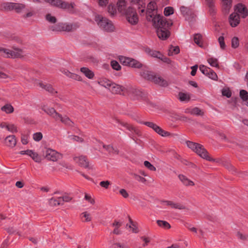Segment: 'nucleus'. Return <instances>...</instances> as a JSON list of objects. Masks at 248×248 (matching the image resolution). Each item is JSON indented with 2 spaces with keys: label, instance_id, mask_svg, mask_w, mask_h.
<instances>
[{
  "label": "nucleus",
  "instance_id": "nucleus-7",
  "mask_svg": "<svg viewBox=\"0 0 248 248\" xmlns=\"http://www.w3.org/2000/svg\"><path fill=\"white\" fill-rule=\"evenodd\" d=\"M45 156L46 159L52 161H57L62 157L61 154L51 149H46Z\"/></svg>",
  "mask_w": 248,
  "mask_h": 248
},
{
  "label": "nucleus",
  "instance_id": "nucleus-27",
  "mask_svg": "<svg viewBox=\"0 0 248 248\" xmlns=\"http://www.w3.org/2000/svg\"><path fill=\"white\" fill-rule=\"evenodd\" d=\"M155 132L162 137H169L173 135L172 134L164 130L159 126H158Z\"/></svg>",
  "mask_w": 248,
  "mask_h": 248
},
{
  "label": "nucleus",
  "instance_id": "nucleus-10",
  "mask_svg": "<svg viewBox=\"0 0 248 248\" xmlns=\"http://www.w3.org/2000/svg\"><path fill=\"white\" fill-rule=\"evenodd\" d=\"M42 109L55 121H58V118L60 114L57 112L53 108L46 107L44 106L42 107Z\"/></svg>",
  "mask_w": 248,
  "mask_h": 248
},
{
  "label": "nucleus",
  "instance_id": "nucleus-33",
  "mask_svg": "<svg viewBox=\"0 0 248 248\" xmlns=\"http://www.w3.org/2000/svg\"><path fill=\"white\" fill-rule=\"evenodd\" d=\"M140 124H143L148 127L152 128L154 131L156 129L158 125L151 122H143L141 121H137Z\"/></svg>",
  "mask_w": 248,
  "mask_h": 248
},
{
  "label": "nucleus",
  "instance_id": "nucleus-39",
  "mask_svg": "<svg viewBox=\"0 0 248 248\" xmlns=\"http://www.w3.org/2000/svg\"><path fill=\"white\" fill-rule=\"evenodd\" d=\"M25 7V5L23 4L14 2L13 10L17 13H20Z\"/></svg>",
  "mask_w": 248,
  "mask_h": 248
},
{
  "label": "nucleus",
  "instance_id": "nucleus-4",
  "mask_svg": "<svg viewBox=\"0 0 248 248\" xmlns=\"http://www.w3.org/2000/svg\"><path fill=\"white\" fill-rule=\"evenodd\" d=\"M95 21L101 28L107 32H112L114 30V27L112 22L106 17L100 16L95 17Z\"/></svg>",
  "mask_w": 248,
  "mask_h": 248
},
{
  "label": "nucleus",
  "instance_id": "nucleus-31",
  "mask_svg": "<svg viewBox=\"0 0 248 248\" xmlns=\"http://www.w3.org/2000/svg\"><path fill=\"white\" fill-rule=\"evenodd\" d=\"M59 197L61 199V202H63V205L64 204V202H70L73 199V197L70 195V194L66 193H64L62 196H59Z\"/></svg>",
  "mask_w": 248,
  "mask_h": 248
},
{
  "label": "nucleus",
  "instance_id": "nucleus-20",
  "mask_svg": "<svg viewBox=\"0 0 248 248\" xmlns=\"http://www.w3.org/2000/svg\"><path fill=\"white\" fill-rule=\"evenodd\" d=\"M185 112L190 114L191 115L197 116H203L204 114V112L202 110L197 107H195L192 108H187L186 109Z\"/></svg>",
  "mask_w": 248,
  "mask_h": 248
},
{
  "label": "nucleus",
  "instance_id": "nucleus-18",
  "mask_svg": "<svg viewBox=\"0 0 248 248\" xmlns=\"http://www.w3.org/2000/svg\"><path fill=\"white\" fill-rule=\"evenodd\" d=\"M74 3H69L66 1L62 0L60 8L67 10L69 13H74Z\"/></svg>",
  "mask_w": 248,
  "mask_h": 248
},
{
  "label": "nucleus",
  "instance_id": "nucleus-53",
  "mask_svg": "<svg viewBox=\"0 0 248 248\" xmlns=\"http://www.w3.org/2000/svg\"><path fill=\"white\" fill-rule=\"evenodd\" d=\"M200 70L204 75L206 76H207L209 72L211 71V68L207 67L204 65H200Z\"/></svg>",
  "mask_w": 248,
  "mask_h": 248
},
{
  "label": "nucleus",
  "instance_id": "nucleus-64",
  "mask_svg": "<svg viewBox=\"0 0 248 248\" xmlns=\"http://www.w3.org/2000/svg\"><path fill=\"white\" fill-rule=\"evenodd\" d=\"M127 246H125L120 243H115L111 245V248H125Z\"/></svg>",
  "mask_w": 248,
  "mask_h": 248
},
{
  "label": "nucleus",
  "instance_id": "nucleus-43",
  "mask_svg": "<svg viewBox=\"0 0 248 248\" xmlns=\"http://www.w3.org/2000/svg\"><path fill=\"white\" fill-rule=\"evenodd\" d=\"M206 4L209 8V11L211 13L215 12L214 9V0H205Z\"/></svg>",
  "mask_w": 248,
  "mask_h": 248
},
{
  "label": "nucleus",
  "instance_id": "nucleus-38",
  "mask_svg": "<svg viewBox=\"0 0 248 248\" xmlns=\"http://www.w3.org/2000/svg\"><path fill=\"white\" fill-rule=\"evenodd\" d=\"M222 3L224 10L228 12L232 7V0H222Z\"/></svg>",
  "mask_w": 248,
  "mask_h": 248
},
{
  "label": "nucleus",
  "instance_id": "nucleus-55",
  "mask_svg": "<svg viewBox=\"0 0 248 248\" xmlns=\"http://www.w3.org/2000/svg\"><path fill=\"white\" fill-rule=\"evenodd\" d=\"M133 177L135 180L137 181L141 182L143 184L145 183L146 182V180L145 178H144L143 177H141L136 173L133 174Z\"/></svg>",
  "mask_w": 248,
  "mask_h": 248
},
{
  "label": "nucleus",
  "instance_id": "nucleus-59",
  "mask_svg": "<svg viewBox=\"0 0 248 248\" xmlns=\"http://www.w3.org/2000/svg\"><path fill=\"white\" fill-rule=\"evenodd\" d=\"M6 128L8 131L12 133L16 132L17 131L16 126L13 124H8V125H6Z\"/></svg>",
  "mask_w": 248,
  "mask_h": 248
},
{
  "label": "nucleus",
  "instance_id": "nucleus-16",
  "mask_svg": "<svg viewBox=\"0 0 248 248\" xmlns=\"http://www.w3.org/2000/svg\"><path fill=\"white\" fill-rule=\"evenodd\" d=\"M41 88L45 89L48 93L55 94L57 93V92L53 88V86L50 84H44L42 81H39L36 83Z\"/></svg>",
  "mask_w": 248,
  "mask_h": 248
},
{
  "label": "nucleus",
  "instance_id": "nucleus-30",
  "mask_svg": "<svg viewBox=\"0 0 248 248\" xmlns=\"http://www.w3.org/2000/svg\"><path fill=\"white\" fill-rule=\"evenodd\" d=\"M12 50H10L9 49H6L2 47L0 48V55L5 58H11V55H12Z\"/></svg>",
  "mask_w": 248,
  "mask_h": 248
},
{
  "label": "nucleus",
  "instance_id": "nucleus-21",
  "mask_svg": "<svg viewBox=\"0 0 248 248\" xmlns=\"http://www.w3.org/2000/svg\"><path fill=\"white\" fill-rule=\"evenodd\" d=\"M120 124L123 126L125 127L127 130L130 131H133L134 133L138 136L140 135V131L132 125L125 122H120Z\"/></svg>",
  "mask_w": 248,
  "mask_h": 248
},
{
  "label": "nucleus",
  "instance_id": "nucleus-63",
  "mask_svg": "<svg viewBox=\"0 0 248 248\" xmlns=\"http://www.w3.org/2000/svg\"><path fill=\"white\" fill-rule=\"evenodd\" d=\"M132 93L134 96L136 97L137 98H138L139 97L141 96L142 93L140 90L135 89L132 90Z\"/></svg>",
  "mask_w": 248,
  "mask_h": 248
},
{
  "label": "nucleus",
  "instance_id": "nucleus-48",
  "mask_svg": "<svg viewBox=\"0 0 248 248\" xmlns=\"http://www.w3.org/2000/svg\"><path fill=\"white\" fill-rule=\"evenodd\" d=\"M240 97L243 100V101L248 100V93L247 91L244 90H241L240 91Z\"/></svg>",
  "mask_w": 248,
  "mask_h": 248
},
{
  "label": "nucleus",
  "instance_id": "nucleus-60",
  "mask_svg": "<svg viewBox=\"0 0 248 248\" xmlns=\"http://www.w3.org/2000/svg\"><path fill=\"white\" fill-rule=\"evenodd\" d=\"M43 138L42 134L41 132H37L33 134V140L35 141H39Z\"/></svg>",
  "mask_w": 248,
  "mask_h": 248
},
{
  "label": "nucleus",
  "instance_id": "nucleus-49",
  "mask_svg": "<svg viewBox=\"0 0 248 248\" xmlns=\"http://www.w3.org/2000/svg\"><path fill=\"white\" fill-rule=\"evenodd\" d=\"M108 11L109 14L111 16H113L116 13V9L113 4H109L108 7Z\"/></svg>",
  "mask_w": 248,
  "mask_h": 248
},
{
  "label": "nucleus",
  "instance_id": "nucleus-56",
  "mask_svg": "<svg viewBox=\"0 0 248 248\" xmlns=\"http://www.w3.org/2000/svg\"><path fill=\"white\" fill-rule=\"evenodd\" d=\"M111 65L112 68L117 71L121 69V67L119 63L116 61H112L111 62Z\"/></svg>",
  "mask_w": 248,
  "mask_h": 248
},
{
  "label": "nucleus",
  "instance_id": "nucleus-61",
  "mask_svg": "<svg viewBox=\"0 0 248 248\" xmlns=\"http://www.w3.org/2000/svg\"><path fill=\"white\" fill-rule=\"evenodd\" d=\"M218 41L219 43L221 48L224 49L226 47V45L224 42V37L223 36H220L218 39Z\"/></svg>",
  "mask_w": 248,
  "mask_h": 248
},
{
  "label": "nucleus",
  "instance_id": "nucleus-37",
  "mask_svg": "<svg viewBox=\"0 0 248 248\" xmlns=\"http://www.w3.org/2000/svg\"><path fill=\"white\" fill-rule=\"evenodd\" d=\"M63 23H59L51 27V30L55 31H63Z\"/></svg>",
  "mask_w": 248,
  "mask_h": 248
},
{
  "label": "nucleus",
  "instance_id": "nucleus-51",
  "mask_svg": "<svg viewBox=\"0 0 248 248\" xmlns=\"http://www.w3.org/2000/svg\"><path fill=\"white\" fill-rule=\"evenodd\" d=\"M224 166L226 168H227L229 171L232 172H235L236 169L229 162H225L223 164Z\"/></svg>",
  "mask_w": 248,
  "mask_h": 248
},
{
  "label": "nucleus",
  "instance_id": "nucleus-32",
  "mask_svg": "<svg viewBox=\"0 0 248 248\" xmlns=\"http://www.w3.org/2000/svg\"><path fill=\"white\" fill-rule=\"evenodd\" d=\"M117 5L118 7V10L120 12H125V5H126V2L125 0H119L118 1L117 3Z\"/></svg>",
  "mask_w": 248,
  "mask_h": 248
},
{
  "label": "nucleus",
  "instance_id": "nucleus-24",
  "mask_svg": "<svg viewBox=\"0 0 248 248\" xmlns=\"http://www.w3.org/2000/svg\"><path fill=\"white\" fill-rule=\"evenodd\" d=\"M49 205L53 207H56L59 205H63V202H61L59 197H52L49 200Z\"/></svg>",
  "mask_w": 248,
  "mask_h": 248
},
{
  "label": "nucleus",
  "instance_id": "nucleus-5",
  "mask_svg": "<svg viewBox=\"0 0 248 248\" xmlns=\"http://www.w3.org/2000/svg\"><path fill=\"white\" fill-rule=\"evenodd\" d=\"M125 16L127 21L131 25H136L139 21L136 11L132 7H129L125 11Z\"/></svg>",
  "mask_w": 248,
  "mask_h": 248
},
{
  "label": "nucleus",
  "instance_id": "nucleus-25",
  "mask_svg": "<svg viewBox=\"0 0 248 248\" xmlns=\"http://www.w3.org/2000/svg\"><path fill=\"white\" fill-rule=\"evenodd\" d=\"M14 2H4L0 5V10L1 11H9L13 10Z\"/></svg>",
  "mask_w": 248,
  "mask_h": 248
},
{
  "label": "nucleus",
  "instance_id": "nucleus-12",
  "mask_svg": "<svg viewBox=\"0 0 248 248\" xmlns=\"http://www.w3.org/2000/svg\"><path fill=\"white\" fill-rule=\"evenodd\" d=\"M235 10L237 12V13H238L239 16H241L242 18H245L248 16V9L245 5L242 3L237 4Z\"/></svg>",
  "mask_w": 248,
  "mask_h": 248
},
{
  "label": "nucleus",
  "instance_id": "nucleus-6",
  "mask_svg": "<svg viewBox=\"0 0 248 248\" xmlns=\"http://www.w3.org/2000/svg\"><path fill=\"white\" fill-rule=\"evenodd\" d=\"M156 9V4L155 1L150 2L147 7L146 18L147 20L152 21L155 16L158 15L156 14L155 9Z\"/></svg>",
  "mask_w": 248,
  "mask_h": 248
},
{
  "label": "nucleus",
  "instance_id": "nucleus-46",
  "mask_svg": "<svg viewBox=\"0 0 248 248\" xmlns=\"http://www.w3.org/2000/svg\"><path fill=\"white\" fill-rule=\"evenodd\" d=\"M51 5L60 8L62 0H45Z\"/></svg>",
  "mask_w": 248,
  "mask_h": 248
},
{
  "label": "nucleus",
  "instance_id": "nucleus-47",
  "mask_svg": "<svg viewBox=\"0 0 248 248\" xmlns=\"http://www.w3.org/2000/svg\"><path fill=\"white\" fill-rule=\"evenodd\" d=\"M207 62L211 66L213 67H218V61L217 59L214 58H210L207 60Z\"/></svg>",
  "mask_w": 248,
  "mask_h": 248
},
{
  "label": "nucleus",
  "instance_id": "nucleus-9",
  "mask_svg": "<svg viewBox=\"0 0 248 248\" xmlns=\"http://www.w3.org/2000/svg\"><path fill=\"white\" fill-rule=\"evenodd\" d=\"M106 83L105 87L108 88L113 93H121V92L124 91L125 89L124 87L110 81H107Z\"/></svg>",
  "mask_w": 248,
  "mask_h": 248
},
{
  "label": "nucleus",
  "instance_id": "nucleus-44",
  "mask_svg": "<svg viewBox=\"0 0 248 248\" xmlns=\"http://www.w3.org/2000/svg\"><path fill=\"white\" fill-rule=\"evenodd\" d=\"M120 62L124 65L129 66L131 58L124 56H121L119 58Z\"/></svg>",
  "mask_w": 248,
  "mask_h": 248
},
{
  "label": "nucleus",
  "instance_id": "nucleus-50",
  "mask_svg": "<svg viewBox=\"0 0 248 248\" xmlns=\"http://www.w3.org/2000/svg\"><path fill=\"white\" fill-rule=\"evenodd\" d=\"M174 9L171 7H167L164 9V13L165 16H169L173 14Z\"/></svg>",
  "mask_w": 248,
  "mask_h": 248
},
{
  "label": "nucleus",
  "instance_id": "nucleus-54",
  "mask_svg": "<svg viewBox=\"0 0 248 248\" xmlns=\"http://www.w3.org/2000/svg\"><path fill=\"white\" fill-rule=\"evenodd\" d=\"M207 76L214 80H217V74L211 69V71L209 72L208 74L207 75Z\"/></svg>",
  "mask_w": 248,
  "mask_h": 248
},
{
  "label": "nucleus",
  "instance_id": "nucleus-3",
  "mask_svg": "<svg viewBox=\"0 0 248 248\" xmlns=\"http://www.w3.org/2000/svg\"><path fill=\"white\" fill-rule=\"evenodd\" d=\"M140 76L145 79L154 82L155 84L160 86L166 87L168 86V82L161 77H156L154 74L148 70H142L140 72Z\"/></svg>",
  "mask_w": 248,
  "mask_h": 248
},
{
  "label": "nucleus",
  "instance_id": "nucleus-41",
  "mask_svg": "<svg viewBox=\"0 0 248 248\" xmlns=\"http://www.w3.org/2000/svg\"><path fill=\"white\" fill-rule=\"evenodd\" d=\"M129 66L133 68H140L142 67V64L137 60L131 58Z\"/></svg>",
  "mask_w": 248,
  "mask_h": 248
},
{
  "label": "nucleus",
  "instance_id": "nucleus-29",
  "mask_svg": "<svg viewBox=\"0 0 248 248\" xmlns=\"http://www.w3.org/2000/svg\"><path fill=\"white\" fill-rule=\"evenodd\" d=\"M1 110L6 114H11L14 112V108L10 104H6L1 108Z\"/></svg>",
  "mask_w": 248,
  "mask_h": 248
},
{
  "label": "nucleus",
  "instance_id": "nucleus-13",
  "mask_svg": "<svg viewBox=\"0 0 248 248\" xmlns=\"http://www.w3.org/2000/svg\"><path fill=\"white\" fill-rule=\"evenodd\" d=\"M229 22L232 27L237 26L240 23V16L237 13H233L229 16Z\"/></svg>",
  "mask_w": 248,
  "mask_h": 248
},
{
  "label": "nucleus",
  "instance_id": "nucleus-14",
  "mask_svg": "<svg viewBox=\"0 0 248 248\" xmlns=\"http://www.w3.org/2000/svg\"><path fill=\"white\" fill-rule=\"evenodd\" d=\"M79 27L78 23H63V31H74Z\"/></svg>",
  "mask_w": 248,
  "mask_h": 248
},
{
  "label": "nucleus",
  "instance_id": "nucleus-11",
  "mask_svg": "<svg viewBox=\"0 0 248 248\" xmlns=\"http://www.w3.org/2000/svg\"><path fill=\"white\" fill-rule=\"evenodd\" d=\"M180 10L181 12L186 20H192L195 16V15L192 10L187 7L181 6Z\"/></svg>",
  "mask_w": 248,
  "mask_h": 248
},
{
  "label": "nucleus",
  "instance_id": "nucleus-35",
  "mask_svg": "<svg viewBox=\"0 0 248 248\" xmlns=\"http://www.w3.org/2000/svg\"><path fill=\"white\" fill-rule=\"evenodd\" d=\"M103 148L105 149L110 154H115L118 155L119 154V150L117 149H115L111 145H103Z\"/></svg>",
  "mask_w": 248,
  "mask_h": 248
},
{
  "label": "nucleus",
  "instance_id": "nucleus-15",
  "mask_svg": "<svg viewBox=\"0 0 248 248\" xmlns=\"http://www.w3.org/2000/svg\"><path fill=\"white\" fill-rule=\"evenodd\" d=\"M58 121H61L62 124L65 125L69 127H74L75 123L66 115L62 116L61 114H60Z\"/></svg>",
  "mask_w": 248,
  "mask_h": 248
},
{
  "label": "nucleus",
  "instance_id": "nucleus-58",
  "mask_svg": "<svg viewBox=\"0 0 248 248\" xmlns=\"http://www.w3.org/2000/svg\"><path fill=\"white\" fill-rule=\"evenodd\" d=\"M144 166L149 170L152 171H155L156 168L153 165H152L149 161H145L144 162Z\"/></svg>",
  "mask_w": 248,
  "mask_h": 248
},
{
  "label": "nucleus",
  "instance_id": "nucleus-34",
  "mask_svg": "<svg viewBox=\"0 0 248 248\" xmlns=\"http://www.w3.org/2000/svg\"><path fill=\"white\" fill-rule=\"evenodd\" d=\"M180 52V48L178 46H170L169 47L168 55L172 56L174 54H177Z\"/></svg>",
  "mask_w": 248,
  "mask_h": 248
},
{
  "label": "nucleus",
  "instance_id": "nucleus-19",
  "mask_svg": "<svg viewBox=\"0 0 248 248\" xmlns=\"http://www.w3.org/2000/svg\"><path fill=\"white\" fill-rule=\"evenodd\" d=\"M80 71L85 76L89 79H92L94 77V74L93 71L88 67H82L80 68Z\"/></svg>",
  "mask_w": 248,
  "mask_h": 248
},
{
  "label": "nucleus",
  "instance_id": "nucleus-52",
  "mask_svg": "<svg viewBox=\"0 0 248 248\" xmlns=\"http://www.w3.org/2000/svg\"><path fill=\"white\" fill-rule=\"evenodd\" d=\"M46 18L49 22L55 23L57 22V19L55 16H52L50 14H48L46 16Z\"/></svg>",
  "mask_w": 248,
  "mask_h": 248
},
{
  "label": "nucleus",
  "instance_id": "nucleus-1",
  "mask_svg": "<svg viewBox=\"0 0 248 248\" xmlns=\"http://www.w3.org/2000/svg\"><path fill=\"white\" fill-rule=\"evenodd\" d=\"M153 24L156 29V33L159 39L165 40L170 37L169 29L172 25L171 21H167L163 16L158 15L153 19Z\"/></svg>",
  "mask_w": 248,
  "mask_h": 248
},
{
  "label": "nucleus",
  "instance_id": "nucleus-17",
  "mask_svg": "<svg viewBox=\"0 0 248 248\" xmlns=\"http://www.w3.org/2000/svg\"><path fill=\"white\" fill-rule=\"evenodd\" d=\"M163 202L165 203L167 205L170 206L172 208L179 210H185L186 209V207L184 204L180 203H175L171 201H165Z\"/></svg>",
  "mask_w": 248,
  "mask_h": 248
},
{
  "label": "nucleus",
  "instance_id": "nucleus-23",
  "mask_svg": "<svg viewBox=\"0 0 248 248\" xmlns=\"http://www.w3.org/2000/svg\"><path fill=\"white\" fill-rule=\"evenodd\" d=\"M13 50L12 51L11 58H19L23 57V50L16 47H13Z\"/></svg>",
  "mask_w": 248,
  "mask_h": 248
},
{
  "label": "nucleus",
  "instance_id": "nucleus-40",
  "mask_svg": "<svg viewBox=\"0 0 248 248\" xmlns=\"http://www.w3.org/2000/svg\"><path fill=\"white\" fill-rule=\"evenodd\" d=\"M178 98L181 101H188L190 99L188 94L180 92L178 94Z\"/></svg>",
  "mask_w": 248,
  "mask_h": 248
},
{
  "label": "nucleus",
  "instance_id": "nucleus-62",
  "mask_svg": "<svg viewBox=\"0 0 248 248\" xmlns=\"http://www.w3.org/2000/svg\"><path fill=\"white\" fill-rule=\"evenodd\" d=\"M222 94L228 98L230 97L232 95V93L229 89H223L222 90Z\"/></svg>",
  "mask_w": 248,
  "mask_h": 248
},
{
  "label": "nucleus",
  "instance_id": "nucleus-28",
  "mask_svg": "<svg viewBox=\"0 0 248 248\" xmlns=\"http://www.w3.org/2000/svg\"><path fill=\"white\" fill-rule=\"evenodd\" d=\"M145 51L153 57L159 59L161 57V53L159 51L152 50L149 48H146Z\"/></svg>",
  "mask_w": 248,
  "mask_h": 248
},
{
  "label": "nucleus",
  "instance_id": "nucleus-26",
  "mask_svg": "<svg viewBox=\"0 0 248 248\" xmlns=\"http://www.w3.org/2000/svg\"><path fill=\"white\" fill-rule=\"evenodd\" d=\"M178 177L180 181L186 186H193L194 185V183L193 181L189 180L186 176L184 175L180 174L179 175Z\"/></svg>",
  "mask_w": 248,
  "mask_h": 248
},
{
  "label": "nucleus",
  "instance_id": "nucleus-45",
  "mask_svg": "<svg viewBox=\"0 0 248 248\" xmlns=\"http://www.w3.org/2000/svg\"><path fill=\"white\" fill-rule=\"evenodd\" d=\"M202 36L200 34H196L194 35V41L195 43L197 44L199 46H202Z\"/></svg>",
  "mask_w": 248,
  "mask_h": 248
},
{
  "label": "nucleus",
  "instance_id": "nucleus-36",
  "mask_svg": "<svg viewBox=\"0 0 248 248\" xmlns=\"http://www.w3.org/2000/svg\"><path fill=\"white\" fill-rule=\"evenodd\" d=\"M29 152L30 153L29 156H31L34 161L37 163L41 162L42 160L41 157L39 156L37 153L34 152L32 150L31 152Z\"/></svg>",
  "mask_w": 248,
  "mask_h": 248
},
{
  "label": "nucleus",
  "instance_id": "nucleus-22",
  "mask_svg": "<svg viewBox=\"0 0 248 248\" xmlns=\"http://www.w3.org/2000/svg\"><path fill=\"white\" fill-rule=\"evenodd\" d=\"M5 141L6 145L11 148L15 147L16 143V137L14 135H10L6 137Z\"/></svg>",
  "mask_w": 248,
  "mask_h": 248
},
{
  "label": "nucleus",
  "instance_id": "nucleus-57",
  "mask_svg": "<svg viewBox=\"0 0 248 248\" xmlns=\"http://www.w3.org/2000/svg\"><path fill=\"white\" fill-rule=\"evenodd\" d=\"M239 46V40L238 38L236 37H234L232 39V47L236 48Z\"/></svg>",
  "mask_w": 248,
  "mask_h": 248
},
{
  "label": "nucleus",
  "instance_id": "nucleus-42",
  "mask_svg": "<svg viewBox=\"0 0 248 248\" xmlns=\"http://www.w3.org/2000/svg\"><path fill=\"white\" fill-rule=\"evenodd\" d=\"M157 223L159 226L164 228L170 229V224L166 221L158 220Z\"/></svg>",
  "mask_w": 248,
  "mask_h": 248
},
{
  "label": "nucleus",
  "instance_id": "nucleus-2",
  "mask_svg": "<svg viewBox=\"0 0 248 248\" xmlns=\"http://www.w3.org/2000/svg\"><path fill=\"white\" fill-rule=\"evenodd\" d=\"M186 143L188 148L202 158L209 161H215V160L209 156L208 152L202 145L190 141H187Z\"/></svg>",
  "mask_w": 248,
  "mask_h": 248
},
{
  "label": "nucleus",
  "instance_id": "nucleus-8",
  "mask_svg": "<svg viewBox=\"0 0 248 248\" xmlns=\"http://www.w3.org/2000/svg\"><path fill=\"white\" fill-rule=\"evenodd\" d=\"M73 159L76 163L82 167L88 168L89 169H93V166H90L89 162L86 156L80 155L79 156H74Z\"/></svg>",
  "mask_w": 248,
  "mask_h": 248
}]
</instances>
